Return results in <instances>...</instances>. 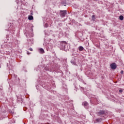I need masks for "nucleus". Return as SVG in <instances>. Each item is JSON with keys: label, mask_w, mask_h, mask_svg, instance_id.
Instances as JSON below:
<instances>
[{"label": "nucleus", "mask_w": 124, "mask_h": 124, "mask_svg": "<svg viewBox=\"0 0 124 124\" xmlns=\"http://www.w3.org/2000/svg\"><path fill=\"white\" fill-rule=\"evenodd\" d=\"M97 114L98 116H100V115H104V114H105V111L104 110H100L97 113Z\"/></svg>", "instance_id": "7ed1b4c3"}, {"label": "nucleus", "mask_w": 124, "mask_h": 124, "mask_svg": "<svg viewBox=\"0 0 124 124\" xmlns=\"http://www.w3.org/2000/svg\"><path fill=\"white\" fill-rule=\"evenodd\" d=\"M71 63L74 64V65H76V62H75L74 61H71Z\"/></svg>", "instance_id": "9d476101"}, {"label": "nucleus", "mask_w": 124, "mask_h": 124, "mask_svg": "<svg viewBox=\"0 0 124 124\" xmlns=\"http://www.w3.org/2000/svg\"><path fill=\"white\" fill-rule=\"evenodd\" d=\"M111 69H116L117 68V64L115 63H112L110 65Z\"/></svg>", "instance_id": "f03ea898"}, {"label": "nucleus", "mask_w": 124, "mask_h": 124, "mask_svg": "<svg viewBox=\"0 0 124 124\" xmlns=\"http://www.w3.org/2000/svg\"><path fill=\"white\" fill-rule=\"evenodd\" d=\"M95 16H94V15H93V16H92V20H93V21H94V20H95Z\"/></svg>", "instance_id": "9b49d317"}, {"label": "nucleus", "mask_w": 124, "mask_h": 124, "mask_svg": "<svg viewBox=\"0 0 124 124\" xmlns=\"http://www.w3.org/2000/svg\"><path fill=\"white\" fill-rule=\"evenodd\" d=\"M96 122H101V119H96Z\"/></svg>", "instance_id": "f8f14e48"}, {"label": "nucleus", "mask_w": 124, "mask_h": 124, "mask_svg": "<svg viewBox=\"0 0 124 124\" xmlns=\"http://www.w3.org/2000/svg\"><path fill=\"white\" fill-rule=\"evenodd\" d=\"M1 67V65H0V68Z\"/></svg>", "instance_id": "f3484780"}, {"label": "nucleus", "mask_w": 124, "mask_h": 124, "mask_svg": "<svg viewBox=\"0 0 124 124\" xmlns=\"http://www.w3.org/2000/svg\"><path fill=\"white\" fill-rule=\"evenodd\" d=\"M119 19H120V20H124V16H119Z\"/></svg>", "instance_id": "1a4fd4ad"}, {"label": "nucleus", "mask_w": 124, "mask_h": 124, "mask_svg": "<svg viewBox=\"0 0 124 124\" xmlns=\"http://www.w3.org/2000/svg\"><path fill=\"white\" fill-rule=\"evenodd\" d=\"M66 14V10L60 11V16L61 17H65Z\"/></svg>", "instance_id": "f257e3e1"}, {"label": "nucleus", "mask_w": 124, "mask_h": 124, "mask_svg": "<svg viewBox=\"0 0 124 124\" xmlns=\"http://www.w3.org/2000/svg\"><path fill=\"white\" fill-rule=\"evenodd\" d=\"M119 93H123V90H122V89L120 90Z\"/></svg>", "instance_id": "ddd939ff"}, {"label": "nucleus", "mask_w": 124, "mask_h": 124, "mask_svg": "<svg viewBox=\"0 0 124 124\" xmlns=\"http://www.w3.org/2000/svg\"><path fill=\"white\" fill-rule=\"evenodd\" d=\"M29 50H30V51H32V48H30Z\"/></svg>", "instance_id": "2eb2a0df"}, {"label": "nucleus", "mask_w": 124, "mask_h": 124, "mask_svg": "<svg viewBox=\"0 0 124 124\" xmlns=\"http://www.w3.org/2000/svg\"><path fill=\"white\" fill-rule=\"evenodd\" d=\"M121 74H124V71L122 70V71H121Z\"/></svg>", "instance_id": "4468645a"}, {"label": "nucleus", "mask_w": 124, "mask_h": 124, "mask_svg": "<svg viewBox=\"0 0 124 124\" xmlns=\"http://www.w3.org/2000/svg\"><path fill=\"white\" fill-rule=\"evenodd\" d=\"M27 55H30V54H31V53H30V52H27Z\"/></svg>", "instance_id": "dca6fc26"}, {"label": "nucleus", "mask_w": 124, "mask_h": 124, "mask_svg": "<svg viewBox=\"0 0 124 124\" xmlns=\"http://www.w3.org/2000/svg\"><path fill=\"white\" fill-rule=\"evenodd\" d=\"M28 19L29 20H33V16H29Z\"/></svg>", "instance_id": "423d86ee"}, {"label": "nucleus", "mask_w": 124, "mask_h": 124, "mask_svg": "<svg viewBox=\"0 0 124 124\" xmlns=\"http://www.w3.org/2000/svg\"><path fill=\"white\" fill-rule=\"evenodd\" d=\"M78 50L79 51H83L84 50V47L82 46H79L78 47Z\"/></svg>", "instance_id": "39448f33"}, {"label": "nucleus", "mask_w": 124, "mask_h": 124, "mask_svg": "<svg viewBox=\"0 0 124 124\" xmlns=\"http://www.w3.org/2000/svg\"><path fill=\"white\" fill-rule=\"evenodd\" d=\"M39 50L40 51V54H44L45 51L43 48H39Z\"/></svg>", "instance_id": "20e7f679"}, {"label": "nucleus", "mask_w": 124, "mask_h": 124, "mask_svg": "<svg viewBox=\"0 0 124 124\" xmlns=\"http://www.w3.org/2000/svg\"><path fill=\"white\" fill-rule=\"evenodd\" d=\"M83 105H84V106L86 107V106H88L89 105V104L88 103V102H84L83 103Z\"/></svg>", "instance_id": "0eeeda50"}, {"label": "nucleus", "mask_w": 124, "mask_h": 124, "mask_svg": "<svg viewBox=\"0 0 124 124\" xmlns=\"http://www.w3.org/2000/svg\"><path fill=\"white\" fill-rule=\"evenodd\" d=\"M65 42H63L62 43H61V46H62L63 48H64V47H65Z\"/></svg>", "instance_id": "6e6552de"}]
</instances>
